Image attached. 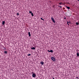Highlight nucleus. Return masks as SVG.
<instances>
[{
	"mask_svg": "<svg viewBox=\"0 0 79 79\" xmlns=\"http://www.w3.org/2000/svg\"><path fill=\"white\" fill-rule=\"evenodd\" d=\"M51 59L52 60V61H56L55 59L53 57H51Z\"/></svg>",
	"mask_w": 79,
	"mask_h": 79,
	"instance_id": "1",
	"label": "nucleus"
},
{
	"mask_svg": "<svg viewBox=\"0 0 79 79\" xmlns=\"http://www.w3.org/2000/svg\"><path fill=\"white\" fill-rule=\"evenodd\" d=\"M51 19L52 21L54 23H55V20H54V19H53V17H51Z\"/></svg>",
	"mask_w": 79,
	"mask_h": 79,
	"instance_id": "2",
	"label": "nucleus"
},
{
	"mask_svg": "<svg viewBox=\"0 0 79 79\" xmlns=\"http://www.w3.org/2000/svg\"><path fill=\"white\" fill-rule=\"evenodd\" d=\"M32 77H35V76H36V75H35V74L33 73L32 74Z\"/></svg>",
	"mask_w": 79,
	"mask_h": 79,
	"instance_id": "3",
	"label": "nucleus"
},
{
	"mask_svg": "<svg viewBox=\"0 0 79 79\" xmlns=\"http://www.w3.org/2000/svg\"><path fill=\"white\" fill-rule=\"evenodd\" d=\"M48 52H51V53H53V50H51L50 51H49V50H48Z\"/></svg>",
	"mask_w": 79,
	"mask_h": 79,
	"instance_id": "4",
	"label": "nucleus"
},
{
	"mask_svg": "<svg viewBox=\"0 0 79 79\" xmlns=\"http://www.w3.org/2000/svg\"><path fill=\"white\" fill-rule=\"evenodd\" d=\"M40 63L41 64H42V65H43V64H44V62L43 61H42L40 62Z\"/></svg>",
	"mask_w": 79,
	"mask_h": 79,
	"instance_id": "5",
	"label": "nucleus"
},
{
	"mask_svg": "<svg viewBox=\"0 0 79 79\" xmlns=\"http://www.w3.org/2000/svg\"><path fill=\"white\" fill-rule=\"evenodd\" d=\"M5 21H3L2 22V25H4V24H5Z\"/></svg>",
	"mask_w": 79,
	"mask_h": 79,
	"instance_id": "6",
	"label": "nucleus"
},
{
	"mask_svg": "<svg viewBox=\"0 0 79 79\" xmlns=\"http://www.w3.org/2000/svg\"><path fill=\"white\" fill-rule=\"evenodd\" d=\"M31 49L32 50H35V48L34 47H32L31 48Z\"/></svg>",
	"mask_w": 79,
	"mask_h": 79,
	"instance_id": "7",
	"label": "nucleus"
},
{
	"mask_svg": "<svg viewBox=\"0 0 79 79\" xmlns=\"http://www.w3.org/2000/svg\"><path fill=\"white\" fill-rule=\"evenodd\" d=\"M28 35L29 37H31V33L29 32H28Z\"/></svg>",
	"mask_w": 79,
	"mask_h": 79,
	"instance_id": "8",
	"label": "nucleus"
},
{
	"mask_svg": "<svg viewBox=\"0 0 79 79\" xmlns=\"http://www.w3.org/2000/svg\"><path fill=\"white\" fill-rule=\"evenodd\" d=\"M77 57H79V53H77Z\"/></svg>",
	"mask_w": 79,
	"mask_h": 79,
	"instance_id": "9",
	"label": "nucleus"
},
{
	"mask_svg": "<svg viewBox=\"0 0 79 79\" xmlns=\"http://www.w3.org/2000/svg\"><path fill=\"white\" fill-rule=\"evenodd\" d=\"M66 8H67L68 9H70V7H69L66 6Z\"/></svg>",
	"mask_w": 79,
	"mask_h": 79,
	"instance_id": "10",
	"label": "nucleus"
},
{
	"mask_svg": "<svg viewBox=\"0 0 79 79\" xmlns=\"http://www.w3.org/2000/svg\"><path fill=\"white\" fill-rule=\"evenodd\" d=\"M4 53H5V54H6V53H7V52H6V51H4Z\"/></svg>",
	"mask_w": 79,
	"mask_h": 79,
	"instance_id": "11",
	"label": "nucleus"
},
{
	"mask_svg": "<svg viewBox=\"0 0 79 79\" xmlns=\"http://www.w3.org/2000/svg\"><path fill=\"white\" fill-rule=\"evenodd\" d=\"M31 16H34V15L33 14V13H31Z\"/></svg>",
	"mask_w": 79,
	"mask_h": 79,
	"instance_id": "12",
	"label": "nucleus"
},
{
	"mask_svg": "<svg viewBox=\"0 0 79 79\" xmlns=\"http://www.w3.org/2000/svg\"><path fill=\"white\" fill-rule=\"evenodd\" d=\"M76 25H79V23H77V22H76Z\"/></svg>",
	"mask_w": 79,
	"mask_h": 79,
	"instance_id": "13",
	"label": "nucleus"
},
{
	"mask_svg": "<svg viewBox=\"0 0 79 79\" xmlns=\"http://www.w3.org/2000/svg\"><path fill=\"white\" fill-rule=\"evenodd\" d=\"M69 23L70 24L71 23V22H70V21H69L67 23V24H68Z\"/></svg>",
	"mask_w": 79,
	"mask_h": 79,
	"instance_id": "14",
	"label": "nucleus"
},
{
	"mask_svg": "<svg viewBox=\"0 0 79 79\" xmlns=\"http://www.w3.org/2000/svg\"><path fill=\"white\" fill-rule=\"evenodd\" d=\"M41 19L42 20H43V21H44V19H42V18H41Z\"/></svg>",
	"mask_w": 79,
	"mask_h": 79,
	"instance_id": "15",
	"label": "nucleus"
},
{
	"mask_svg": "<svg viewBox=\"0 0 79 79\" xmlns=\"http://www.w3.org/2000/svg\"><path fill=\"white\" fill-rule=\"evenodd\" d=\"M31 54H29L28 55V56H31Z\"/></svg>",
	"mask_w": 79,
	"mask_h": 79,
	"instance_id": "16",
	"label": "nucleus"
},
{
	"mask_svg": "<svg viewBox=\"0 0 79 79\" xmlns=\"http://www.w3.org/2000/svg\"><path fill=\"white\" fill-rule=\"evenodd\" d=\"M29 13H32V11H29Z\"/></svg>",
	"mask_w": 79,
	"mask_h": 79,
	"instance_id": "17",
	"label": "nucleus"
},
{
	"mask_svg": "<svg viewBox=\"0 0 79 79\" xmlns=\"http://www.w3.org/2000/svg\"><path fill=\"white\" fill-rule=\"evenodd\" d=\"M60 5H61V4H62V2H61L59 3Z\"/></svg>",
	"mask_w": 79,
	"mask_h": 79,
	"instance_id": "18",
	"label": "nucleus"
},
{
	"mask_svg": "<svg viewBox=\"0 0 79 79\" xmlns=\"http://www.w3.org/2000/svg\"><path fill=\"white\" fill-rule=\"evenodd\" d=\"M59 7H60V8H61V6H59Z\"/></svg>",
	"mask_w": 79,
	"mask_h": 79,
	"instance_id": "19",
	"label": "nucleus"
},
{
	"mask_svg": "<svg viewBox=\"0 0 79 79\" xmlns=\"http://www.w3.org/2000/svg\"><path fill=\"white\" fill-rule=\"evenodd\" d=\"M17 15H19V13H17Z\"/></svg>",
	"mask_w": 79,
	"mask_h": 79,
	"instance_id": "20",
	"label": "nucleus"
},
{
	"mask_svg": "<svg viewBox=\"0 0 79 79\" xmlns=\"http://www.w3.org/2000/svg\"><path fill=\"white\" fill-rule=\"evenodd\" d=\"M76 78H77V79H78V77H76Z\"/></svg>",
	"mask_w": 79,
	"mask_h": 79,
	"instance_id": "21",
	"label": "nucleus"
},
{
	"mask_svg": "<svg viewBox=\"0 0 79 79\" xmlns=\"http://www.w3.org/2000/svg\"><path fill=\"white\" fill-rule=\"evenodd\" d=\"M52 79H55V78H54V77H53V78H52Z\"/></svg>",
	"mask_w": 79,
	"mask_h": 79,
	"instance_id": "22",
	"label": "nucleus"
},
{
	"mask_svg": "<svg viewBox=\"0 0 79 79\" xmlns=\"http://www.w3.org/2000/svg\"><path fill=\"white\" fill-rule=\"evenodd\" d=\"M64 19H66V17H65Z\"/></svg>",
	"mask_w": 79,
	"mask_h": 79,
	"instance_id": "23",
	"label": "nucleus"
},
{
	"mask_svg": "<svg viewBox=\"0 0 79 79\" xmlns=\"http://www.w3.org/2000/svg\"><path fill=\"white\" fill-rule=\"evenodd\" d=\"M69 24H68V26H69Z\"/></svg>",
	"mask_w": 79,
	"mask_h": 79,
	"instance_id": "24",
	"label": "nucleus"
},
{
	"mask_svg": "<svg viewBox=\"0 0 79 79\" xmlns=\"http://www.w3.org/2000/svg\"><path fill=\"white\" fill-rule=\"evenodd\" d=\"M77 1H79V0H77Z\"/></svg>",
	"mask_w": 79,
	"mask_h": 79,
	"instance_id": "25",
	"label": "nucleus"
}]
</instances>
